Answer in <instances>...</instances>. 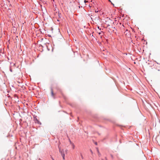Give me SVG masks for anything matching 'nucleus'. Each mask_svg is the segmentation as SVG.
<instances>
[{
	"instance_id": "1a4fd4ad",
	"label": "nucleus",
	"mask_w": 160,
	"mask_h": 160,
	"mask_svg": "<svg viewBox=\"0 0 160 160\" xmlns=\"http://www.w3.org/2000/svg\"><path fill=\"white\" fill-rule=\"evenodd\" d=\"M105 159H106V160H108V159H107V158L105 157Z\"/></svg>"
},
{
	"instance_id": "20e7f679",
	"label": "nucleus",
	"mask_w": 160,
	"mask_h": 160,
	"mask_svg": "<svg viewBox=\"0 0 160 160\" xmlns=\"http://www.w3.org/2000/svg\"><path fill=\"white\" fill-rule=\"evenodd\" d=\"M97 152H98V155L99 156H100L101 154H100V153L99 152V151L98 149V148H97Z\"/></svg>"
},
{
	"instance_id": "f03ea898",
	"label": "nucleus",
	"mask_w": 160,
	"mask_h": 160,
	"mask_svg": "<svg viewBox=\"0 0 160 160\" xmlns=\"http://www.w3.org/2000/svg\"><path fill=\"white\" fill-rule=\"evenodd\" d=\"M51 92L52 96L53 97H54L55 94L53 93V89L52 88L51 89Z\"/></svg>"
},
{
	"instance_id": "f8f14e48",
	"label": "nucleus",
	"mask_w": 160,
	"mask_h": 160,
	"mask_svg": "<svg viewBox=\"0 0 160 160\" xmlns=\"http://www.w3.org/2000/svg\"><path fill=\"white\" fill-rule=\"evenodd\" d=\"M101 34V33H100V32L99 33V34Z\"/></svg>"
},
{
	"instance_id": "f257e3e1",
	"label": "nucleus",
	"mask_w": 160,
	"mask_h": 160,
	"mask_svg": "<svg viewBox=\"0 0 160 160\" xmlns=\"http://www.w3.org/2000/svg\"><path fill=\"white\" fill-rule=\"evenodd\" d=\"M59 152H60L61 153V155L62 156L63 159V160L65 159V155L64 154V152L63 150H61L60 149H59Z\"/></svg>"
},
{
	"instance_id": "9b49d317",
	"label": "nucleus",
	"mask_w": 160,
	"mask_h": 160,
	"mask_svg": "<svg viewBox=\"0 0 160 160\" xmlns=\"http://www.w3.org/2000/svg\"><path fill=\"white\" fill-rule=\"evenodd\" d=\"M52 160H54V159L52 158Z\"/></svg>"
},
{
	"instance_id": "0eeeda50",
	"label": "nucleus",
	"mask_w": 160,
	"mask_h": 160,
	"mask_svg": "<svg viewBox=\"0 0 160 160\" xmlns=\"http://www.w3.org/2000/svg\"><path fill=\"white\" fill-rule=\"evenodd\" d=\"M95 144L96 145H97V142H95Z\"/></svg>"
},
{
	"instance_id": "ddd939ff",
	"label": "nucleus",
	"mask_w": 160,
	"mask_h": 160,
	"mask_svg": "<svg viewBox=\"0 0 160 160\" xmlns=\"http://www.w3.org/2000/svg\"><path fill=\"white\" fill-rule=\"evenodd\" d=\"M38 160H41L40 159H39Z\"/></svg>"
},
{
	"instance_id": "423d86ee",
	"label": "nucleus",
	"mask_w": 160,
	"mask_h": 160,
	"mask_svg": "<svg viewBox=\"0 0 160 160\" xmlns=\"http://www.w3.org/2000/svg\"><path fill=\"white\" fill-rule=\"evenodd\" d=\"M81 157H82V158L83 159V156H82V154H81Z\"/></svg>"
},
{
	"instance_id": "39448f33",
	"label": "nucleus",
	"mask_w": 160,
	"mask_h": 160,
	"mask_svg": "<svg viewBox=\"0 0 160 160\" xmlns=\"http://www.w3.org/2000/svg\"><path fill=\"white\" fill-rule=\"evenodd\" d=\"M84 2L85 3H86V2H87V1H86V0H84Z\"/></svg>"
},
{
	"instance_id": "4468645a",
	"label": "nucleus",
	"mask_w": 160,
	"mask_h": 160,
	"mask_svg": "<svg viewBox=\"0 0 160 160\" xmlns=\"http://www.w3.org/2000/svg\"><path fill=\"white\" fill-rule=\"evenodd\" d=\"M111 156H112V158L113 156L112 155Z\"/></svg>"
},
{
	"instance_id": "9d476101",
	"label": "nucleus",
	"mask_w": 160,
	"mask_h": 160,
	"mask_svg": "<svg viewBox=\"0 0 160 160\" xmlns=\"http://www.w3.org/2000/svg\"><path fill=\"white\" fill-rule=\"evenodd\" d=\"M95 12H98V11H95Z\"/></svg>"
},
{
	"instance_id": "6e6552de",
	"label": "nucleus",
	"mask_w": 160,
	"mask_h": 160,
	"mask_svg": "<svg viewBox=\"0 0 160 160\" xmlns=\"http://www.w3.org/2000/svg\"><path fill=\"white\" fill-rule=\"evenodd\" d=\"M90 151H91V152L92 153V152L91 150H90Z\"/></svg>"
},
{
	"instance_id": "7ed1b4c3",
	"label": "nucleus",
	"mask_w": 160,
	"mask_h": 160,
	"mask_svg": "<svg viewBox=\"0 0 160 160\" xmlns=\"http://www.w3.org/2000/svg\"><path fill=\"white\" fill-rule=\"evenodd\" d=\"M70 143L72 144V147L73 149H74L75 148V146L74 145V143L72 142H71V141H70Z\"/></svg>"
}]
</instances>
